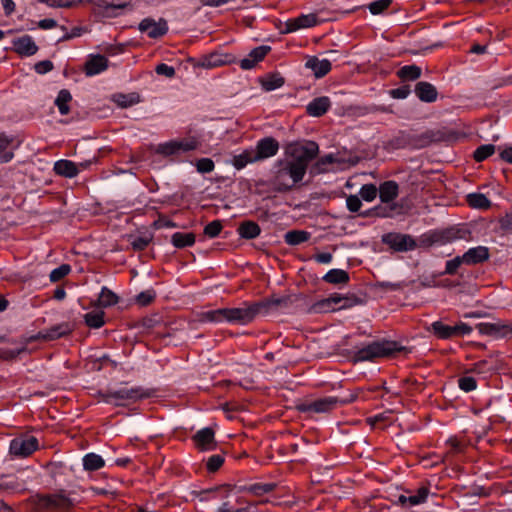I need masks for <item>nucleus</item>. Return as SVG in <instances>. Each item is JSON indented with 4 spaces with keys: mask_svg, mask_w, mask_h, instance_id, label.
I'll return each instance as SVG.
<instances>
[{
    "mask_svg": "<svg viewBox=\"0 0 512 512\" xmlns=\"http://www.w3.org/2000/svg\"><path fill=\"white\" fill-rule=\"evenodd\" d=\"M305 173L302 167H297L287 158L279 160L274 165L273 178L271 184L274 191L283 193L290 191L297 183L302 181Z\"/></svg>",
    "mask_w": 512,
    "mask_h": 512,
    "instance_id": "obj_1",
    "label": "nucleus"
},
{
    "mask_svg": "<svg viewBox=\"0 0 512 512\" xmlns=\"http://www.w3.org/2000/svg\"><path fill=\"white\" fill-rule=\"evenodd\" d=\"M319 152L318 144L313 141L305 143H290L285 150V158L294 163L297 167H302V172L306 174L309 163L316 158Z\"/></svg>",
    "mask_w": 512,
    "mask_h": 512,
    "instance_id": "obj_2",
    "label": "nucleus"
},
{
    "mask_svg": "<svg viewBox=\"0 0 512 512\" xmlns=\"http://www.w3.org/2000/svg\"><path fill=\"white\" fill-rule=\"evenodd\" d=\"M394 341H375L359 349L353 356L354 362L372 361L376 358L390 356L394 352L404 350Z\"/></svg>",
    "mask_w": 512,
    "mask_h": 512,
    "instance_id": "obj_3",
    "label": "nucleus"
},
{
    "mask_svg": "<svg viewBox=\"0 0 512 512\" xmlns=\"http://www.w3.org/2000/svg\"><path fill=\"white\" fill-rule=\"evenodd\" d=\"M99 395L102 401L115 406L126 405L129 401H136L141 398H147L150 396L148 391H145L141 387L127 388L121 387L115 390H107L105 392L99 391Z\"/></svg>",
    "mask_w": 512,
    "mask_h": 512,
    "instance_id": "obj_4",
    "label": "nucleus"
},
{
    "mask_svg": "<svg viewBox=\"0 0 512 512\" xmlns=\"http://www.w3.org/2000/svg\"><path fill=\"white\" fill-rule=\"evenodd\" d=\"M259 307L253 303H244L242 307L237 308H225V321L229 323L246 325L252 322L257 315H259Z\"/></svg>",
    "mask_w": 512,
    "mask_h": 512,
    "instance_id": "obj_5",
    "label": "nucleus"
},
{
    "mask_svg": "<svg viewBox=\"0 0 512 512\" xmlns=\"http://www.w3.org/2000/svg\"><path fill=\"white\" fill-rule=\"evenodd\" d=\"M35 473L31 469H24L14 477H5L0 480V494L2 492L18 493L25 491L34 479Z\"/></svg>",
    "mask_w": 512,
    "mask_h": 512,
    "instance_id": "obj_6",
    "label": "nucleus"
},
{
    "mask_svg": "<svg viewBox=\"0 0 512 512\" xmlns=\"http://www.w3.org/2000/svg\"><path fill=\"white\" fill-rule=\"evenodd\" d=\"M352 399H350L351 401ZM349 400H339L336 397H326L317 400H309L296 406L299 413H330L338 404H344Z\"/></svg>",
    "mask_w": 512,
    "mask_h": 512,
    "instance_id": "obj_7",
    "label": "nucleus"
},
{
    "mask_svg": "<svg viewBox=\"0 0 512 512\" xmlns=\"http://www.w3.org/2000/svg\"><path fill=\"white\" fill-rule=\"evenodd\" d=\"M405 141L403 144H409L414 148H424L432 143L441 142L447 139V135L442 130H426L421 134H403Z\"/></svg>",
    "mask_w": 512,
    "mask_h": 512,
    "instance_id": "obj_8",
    "label": "nucleus"
},
{
    "mask_svg": "<svg viewBox=\"0 0 512 512\" xmlns=\"http://www.w3.org/2000/svg\"><path fill=\"white\" fill-rule=\"evenodd\" d=\"M32 503L37 509L65 510L73 505V501L64 494L35 495Z\"/></svg>",
    "mask_w": 512,
    "mask_h": 512,
    "instance_id": "obj_9",
    "label": "nucleus"
},
{
    "mask_svg": "<svg viewBox=\"0 0 512 512\" xmlns=\"http://www.w3.org/2000/svg\"><path fill=\"white\" fill-rule=\"evenodd\" d=\"M193 500L199 503H206L212 500H223L227 498L235 497L236 501L239 502V498L233 488L227 485L213 487L210 489L194 491L192 493Z\"/></svg>",
    "mask_w": 512,
    "mask_h": 512,
    "instance_id": "obj_10",
    "label": "nucleus"
},
{
    "mask_svg": "<svg viewBox=\"0 0 512 512\" xmlns=\"http://www.w3.org/2000/svg\"><path fill=\"white\" fill-rule=\"evenodd\" d=\"M38 449V440L33 436H20L12 439L9 452L16 458H25Z\"/></svg>",
    "mask_w": 512,
    "mask_h": 512,
    "instance_id": "obj_11",
    "label": "nucleus"
},
{
    "mask_svg": "<svg viewBox=\"0 0 512 512\" xmlns=\"http://www.w3.org/2000/svg\"><path fill=\"white\" fill-rule=\"evenodd\" d=\"M382 242L397 252H406L416 247L412 236L401 233H387L382 236Z\"/></svg>",
    "mask_w": 512,
    "mask_h": 512,
    "instance_id": "obj_12",
    "label": "nucleus"
},
{
    "mask_svg": "<svg viewBox=\"0 0 512 512\" xmlns=\"http://www.w3.org/2000/svg\"><path fill=\"white\" fill-rule=\"evenodd\" d=\"M235 57L231 54L212 52L210 54L201 56L195 63L194 67H201L204 69H213L223 65L235 62Z\"/></svg>",
    "mask_w": 512,
    "mask_h": 512,
    "instance_id": "obj_13",
    "label": "nucleus"
},
{
    "mask_svg": "<svg viewBox=\"0 0 512 512\" xmlns=\"http://www.w3.org/2000/svg\"><path fill=\"white\" fill-rule=\"evenodd\" d=\"M142 33H147L150 38H159L168 31L167 21L160 18L158 21L152 18L143 19L138 26Z\"/></svg>",
    "mask_w": 512,
    "mask_h": 512,
    "instance_id": "obj_14",
    "label": "nucleus"
},
{
    "mask_svg": "<svg viewBox=\"0 0 512 512\" xmlns=\"http://www.w3.org/2000/svg\"><path fill=\"white\" fill-rule=\"evenodd\" d=\"M279 143L272 137H266L258 141L255 150H253L257 161H261L277 154Z\"/></svg>",
    "mask_w": 512,
    "mask_h": 512,
    "instance_id": "obj_15",
    "label": "nucleus"
},
{
    "mask_svg": "<svg viewBox=\"0 0 512 512\" xmlns=\"http://www.w3.org/2000/svg\"><path fill=\"white\" fill-rule=\"evenodd\" d=\"M91 161L80 162L76 164L70 160H59L54 164V171L61 176L73 178L77 176L81 169H86Z\"/></svg>",
    "mask_w": 512,
    "mask_h": 512,
    "instance_id": "obj_16",
    "label": "nucleus"
},
{
    "mask_svg": "<svg viewBox=\"0 0 512 512\" xmlns=\"http://www.w3.org/2000/svg\"><path fill=\"white\" fill-rule=\"evenodd\" d=\"M194 441L196 446L201 451H211L215 449V432L212 427H204L197 431L194 435Z\"/></svg>",
    "mask_w": 512,
    "mask_h": 512,
    "instance_id": "obj_17",
    "label": "nucleus"
},
{
    "mask_svg": "<svg viewBox=\"0 0 512 512\" xmlns=\"http://www.w3.org/2000/svg\"><path fill=\"white\" fill-rule=\"evenodd\" d=\"M12 43L15 52L21 56H32L38 51V46L29 35L16 38Z\"/></svg>",
    "mask_w": 512,
    "mask_h": 512,
    "instance_id": "obj_18",
    "label": "nucleus"
},
{
    "mask_svg": "<svg viewBox=\"0 0 512 512\" xmlns=\"http://www.w3.org/2000/svg\"><path fill=\"white\" fill-rule=\"evenodd\" d=\"M72 331V326L69 323L63 322L57 324L47 330L39 332L33 339L54 340L69 334Z\"/></svg>",
    "mask_w": 512,
    "mask_h": 512,
    "instance_id": "obj_19",
    "label": "nucleus"
},
{
    "mask_svg": "<svg viewBox=\"0 0 512 512\" xmlns=\"http://www.w3.org/2000/svg\"><path fill=\"white\" fill-rule=\"evenodd\" d=\"M305 67L313 71L316 78H322L331 70V62L328 59H319L316 56L308 57Z\"/></svg>",
    "mask_w": 512,
    "mask_h": 512,
    "instance_id": "obj_20",
    "label": "nucleus"
},
{
    "mask_svg": "<svg viewBox=\"0 0 512 512\" xmlns=\"http://www.w3.org/2000/svg\"><path fill=\"white\" fill-rule=\"evenodd\" d=\"M414 92L416 96L426 103H432L436 101L438 92L434 85L429 82L420 81L415 85Z\"/></svg>",
    "mask_w": 512,
    "mask_h": 512,
    "instance_id": "obj_21",
    "label": "nucleus"
},
{
    "mask_svg": "<svg viewBox=\"0 0 512 512\" xmlns=\"http://www.w3.org/2000/svg\"><path fill=\"white\" fill-rule=\"evenodd\" d=\"M317 18L314 14L301 15L295 19L286 22L285 33L294 32L301 28H309L315 26Z\"/></svg>",
    "mask_w": 512,
    "mask_h": 512,
    "instance_id": "obj_22",
    "label": "nucleus"
},
{
    "mask_svg": "<svg viewBox=\"0 0 512 512\" xmlns=\"http://www.w3.org/2000/svg\"><path fill=\"white\" fill-rule=\"evenodd\" d=\"M489 258V250L487 247L478 246L474 248H470L464 255L462 256V260L467 265H474L478 263H482Z\"/></svg>",
    "mask_w": 512,
    "mask_h": 512,
    "instance_id": "obj_23",
    "label": "nucleus"
},
{
    "mask_svg": "<svg viewBox=\"0 0 512 512\" xmlns=\"http://www.w3.org/2000/svg\"><path fill=\"white\" fill-rule=\"evenodd\" d=\"M331 106V101L327 96L313 99L306 107L308 115L320 117L324 115Z\"/></svg>",
    "mask_w": 512,
    "mask_h": 512,
    "instance_id": "obj_24",
    "label": "nucleus"
},
{
    "mask_svg": "<svg viewBox=\"0 0 512 512\" xmlns=\"http://www.w3.org/2000/svg\"><path fill=\"white\" fill-rule=\"evenodd\" d=\"M108 59L103 55H94L85 64V73L87 76H94L106 70Z\"/></svg>",
    "mask_w": 512,
    "mask_h": 512,
    "instance_id": "obj_25",
    "label": "nucleus"
},
{
    "mask_svg": "<svg viewBox=\"0 0 512 512\" xmlns=\"http://www.w3.org/2000/svg\"><path fill=\"white\" fill-rule=\"evenodd\" d=\"M428 495L429 489L421 487L412 495H400L398 500L403 506L412 507L424 503L427 500Z\"/></svg>",
    "mask_w": 512,
    "mask_h": 512,
    "instance_id": "obj_26",
    "label": "nucleus"
},
{
    "mask_svg": "<svg viewBox=\"0 0 512 512\" xmlns=\"http://www.w3.org/2000/svg\"><path fill=\"white\" fill-rule=\"evenodd\" d=\"M290 303V297H272L260 302H256L259 307V314H266L279 307H287Z\"/></svg>",
    "mask_w": 512,
    "mask_h": 512,
    "instance_id": "obj_27",
    "label": "nucleus"
},
{
    "mask_svg": "<svg viewBox=\"0 0 512 512\" xmlns=\"http://www.w3.org/2000/svg\"><path fill=\"white\" fill-rule=\"evenodd\" d=\"M237 232L241 238L254 239L260 235L261 229L256 222L248 220L240 223Z\"/></svg>",
    "mask_w": 512,
    "mask_h": 512,
    "instance_id": "obj_28",
    "label": "nucleus"
},
{
    "mask_svg": "<svg viewBox=\"0 0 512 512\" xmlns=\"http://www.w3.org/2000/svg\"><path fill=\"white\" fill-rule=\"evenodd\" d=\"M398 195V184L395 181H386L379 187V197L382 202L388 203Z\"/></svg>",
    "mask_w": 512,
    "mask_h": 512,
    "instance_id": "obj_29",
    "label": "nucleus"
},
{
    "mask_svg": "<svg viewBox=\"0 0 512 512\" xmlns=\"http://www.w3.org/2000/svg\"><path fill=\"white\" fill-rule=\"evenodd\" d=\"M330 284H347L349 282V274L342 269H332L328 271L322 278Z\"/></svg>",
    "mask_w": 512,
    "mask_h": 512,
    "instance_id": "obj_30",
    "label": "nucleus"
},
{
    "mask_svg": "<svg viewBox=\"0 0 512 512\" xmlns=\"http://www.w3.org/2000/svg\"><path fill=\"white\" fill-rule=\"evenodd\" d=\"M476 329L481 334L504 337V323H479Z\"/></svg>",
    "mask_w": 512,
    "mask_h": 512,
    "instance_id": "obj_31",
    "label": "nucleus"
},
{
    "mask_svg": "<svg viewBox=\"0 0 512 512\" xmlns=\"http://www.w3.org/2000/svg\"><path fill=\"white\" fill-rule=\"evenodd\" d=\"M225 308L201 312L197 315L199 322L219 323L225 321Z\"/></svg>",
    "mask_w": 512,
    "mask_h": 512,
    "instance_id": "obj_32",
    "label": "nucleus"
},
{
    "mask_svg": "<svg viewBox=\"0 0 512 512\" xmlns=\"http://www.w3.org/2000/svg\"><path fill=\"white\" fill-rule=\"evenodd\" d=\"M104 465V459L96 453H88L83 457V467L87 471L99 470Z\"/></svg>",
    "mask_w": 512,
    "mask_h": 512,
    "instance_id": "obj_33",
    "label": "nucleus"
},
{
    "mask_svg": "<svg viewBox=\"0 0 512 512\" xmlns=\"http://www.w3.org/2000/svg\"><path fill=\"white\" fill-rule=\"evenodd\" d=\"M467 203L472 208L488 209L491 201L482 193H471L466 196Z\"/></svg>",
    "mask_w": 512,
    "mask_h": 512,
    "instance_id": "obj_34",
    "label": "nucleus"
},
{
    "mask_svg": "<svg viewBox=\"0 0 512 512\" xmlns=\"http://www.w3.org/2000/svg\"><path fill=\"white\" fill-rule=\"evenodd\" d=\"M71 100L72 95L67 89H62L59 91L55 99V105L58 107L61 115H67L70 112V107L68 104Z\"/></svg>",
    "mask_w": 512,
    "mask_h": 512,
    "instance_id": "obj_35",
    "label": "nucleus"
},
{
    "mask_svg": "<svg viewBox=\"0 0 512 512\" xmlns=\"http://www.w3.org/2000/svg\"><path fill=\"white\" fill-rule=\"evenodd\" d=\"M171 242L176 248L192 246L195 243V234L176 232L171 236Z\"/></svg>",
    "mask_w": 512,
    "mask_h": 512,
    "instance_id": "obj_36",
    "label": "nucleus"
},
{
    "mask_svg": "<svg viewBox=\"0 0 512 512\" xmlns=\"http://www.w3.org/2000/svg\"><path fill=\"white\" fill-rule=\"evenodd\" d=\"M113 101L121 108H127L140 102V96L137 93L113 95Z\"/></svg>",
    "mask_w": 512,
    "mask_h": 512,
    "instance_id": "obj_37",
    "label": "nucleus"
},
{
    "mask_svg": "<svg viewBox=\"0 0 512 512\" xmlns=\"http://www.w3.org/2000/svg\"><path fill=\"white\" fill-rule=\"evenodd\" d=\"M284 78L279 74H269L261 79V86L265 91H272L284 85Z\"/></svg>",
    "mask_w": 512,
    "mask_h": 512,
    "instance_id": "obj_38",
    "label": "nucleus"
},
{
    "mask_svg": "<svg viewBox=\"0 0 512 512\" xmlns=\"http://www.w3.org/2000/svg\"><path fill=\"white\" fill-rule=\"evenodd\" d=\"M397 75L402 80L413 81L421 76V68L417 65H406L397 71Z\"/></svg>",
    "mask_w": 512,
    "mask_h": 512,
    "instance_id": "obj_39",
    "label": "nucleus"
},
{
    "mask_svg": "<svg viewBox=\"0 0 512 512\" xmlns=\"http://www.w3.org/2000/svg\"><path fill=\"white\" fill-rule=\"evenodd\" d=\"M12 141V139L8 138L4 134L0 135V161L2 163L9 162L14 157L13 151L8 150L12 144Z\"/></svg>",
    "mask_w": 512,
    "mask_h": 512,
    "instance_id": "obj_40",
    "label": "nucleus"
},
{
    "mask_svg": "<svg viewBox=\"0 0 512 512\" xmlns=\"http://www.w3.org/2000/svg\"><path fill=\"white\" fill-rule=\"evenodd\" d=\"M310 234L306 231L292 230L288 231L284 238L285 242L289 245H298L309 239Z\"/></svg>",
    "mask_w": 512,
    "mask_h": 512,
    "instance_id": "obj_41",
    "label": "nucleus"
},
{
    "mask_svg": "<svg viewBox=\"0 0 512 512\" xmlns=\"http://www.w3.org/2000/svg\"><path fill=\"white\" fill-rule=\"evenodd\" d=\"M254 157L255 154L253 150H246L242 154L234 157L233 165L236 169L240 170L249 163L258 162L256 159H254Z\"/></svg>",
    "mask_w": 512,
    "mask_h": 512,
    "instance_id": "obj_42",
    "label": "nucleus"
},
{
    "mask_svg": "<svg viewBox=\"0 0 512 512\" xmlns=\"http://www.w3.org/2000/svg\"><path fill=\"white\" fill-rule=\"evenodd\" d=\"M433 332L441 339H449L454 337L453 326L445 325L440 321H436L431 325Z\"/></svg>",
    "mask_w": 512,
    "mask_h": 512,
    "instance_id": "obj_43",
    "label": "nucleus"
},
{
    "mask_svg": "<svg viewBox=\"0 0 512 512\" xmlns=\"http://www.w3.org/2000/svg\"><path fill=\"white\" fill-rule=\"evenodd\" d=\"M98 302L100 306L108 307L118 302V296L113 291L103 287Z\"/></svg>",
    "mask_w": 512,
    "mask_h": 512,
    "instance_id": "obj_44",
    "label": "nucleus"
},
{
    "mask_svg": "<svg viewBox=\"0 0 512 512\" xmlns=\"http://www.w3.org/2000/svg\"><path fill=\"white\" fill-rule=\"evenodd\" d=\"M496 147L493 144L479 146L473 154L475 161L482 162L495 153Z\"/></svg>",
    "mask_w": 512,
    "mask_h": 512,
    "instance_id": "obj_45",
    "label": "nucleus"
},
{
    "mask_svg": "<svg viewBox=\"0 0 512 512\" xmlns=\"http://www.w3.org/2000/svg\"><path fill=\"white\" fill-rule=\"evenodd\" d=\"M103 312H89L85 314V323L91 328H100L104 325Z\"/></svg>",
    "mask_w": 512,
    "mask_h": 512,
    "instance_id": "obj_46",
    "label": "nucleus"
},
{
    "mask_svg": "<svg viewBox=\"0 0 512 512\" xmlns=\"http://www.w3.org/2000/svg\"><path fill=\"white\" fill-rule=\"evenodd\" d=\"M365 300L355 294H348L342 296V304L340 305V309L351 308L356 305L364 304Z\"/></svg>",
    "mask_w": 512,
    "mask_h": 512,
    "instance_id": "obj_47",
    "label": "nucleus"
},
{
    "mask_svg": "<svg viewBox=\"0 0 512 512\" xmlns=\"http://www.w3.org/2000/svg\"><path fill=\"white\" fill-rule=\"evenodd\" d=\"M71 271V267L68 264H62L58 268L54 269L50 273V281L51 282H57L64 278L66 275H68Z\"/></svg>",
    "mask_w": 512,
    "mask_h": 512,
    "instance_id": "obj_48",
    "label": "nucleus"
},
{
    "mask_svg": "<svg viewBox=\"0 0 512 512\" xmlns=\"http://www.w3.org/2000/svg\"><path fill=\"white\" fill-rule=\"evenodd\" d=\"M360 196L365 201H372L377 196V188L374 184H365L360 189Z\"/></svg>",
    "mask_w": 512,
    "mask_h": 512,
    "instance_id": "obj_49",
    "label": "nucleus"
},
{
    "mask_svg": "<svg viewBox=\"0 0 512 512\" xmlns=\"http://www.w3.org/2000/svg\"><path fill=\"white\" fill-rule=\"evenodd\" d=\"M274 488V483L253 484L249 487V491L256 496H261L271 492Z\"/></svg>",
    "mask_w": 512,
    "mask_h": 512,
    "instance_id": "obj_50",
    "label": "nucleus"
},
{
    "mask_svg": "<svg viewBox=\"0 0 512 512\" xmlns=\"http://www.w3.org/2000/svg\"><path fill=\"white\" fill-rule=\"evenodd\" d=\"M222 230V223L220 220H214L207 224L204 228V234L209 238L217 237Z\"/></svg>",
    "mask_w": 512,
    "mask_h": 512,
    "instance_id": "obj_51",
    "label": "nucleus"
},
{
    "mask_svg": "<svg viewBox=\"0 0 512 512\" xmlns=\"http://www.w3.org/2000/svg\"><path fill=\"white\" fill-rule=\"evenodd\" d=\"M392 3V0H376L369 4V11L373 15H378L386 10Z\"/></svg>",
    "mask_w": 512,
    "mask_h": 512,
    "instance_id": "obj_52",
    "label": "nucleus"
},
{
    "mask_svg": "<svg viewBox=\"0 0 512 512\" xmlns=\"http://www.w3.org/2000/svg\"><path fill=\"white\" fill-rule=\"evenodd\" d=\"M156 152L164 156L178 154L176 148V141H170L167 143L159 144L156 148Z\"/></svg>",
    "mask_w": 512,
    "mask_h": 512,
    "instance_id": "obj_53",
    "label": "nucleus"
},
{
    "mask_svg": "<svg viewBox=\"0 0 512 512\" xmlns=\"http://www.w3.org/2000/svg\"><path fill=\"white\" fill-rule=\"evenodd\" d=\"M336 162L335 157L332 154L325 155L321 157L314 165L313 169L316 173H324L326 172V165L332 164Z\"/></svg>",
    "mask_w": 512,
    "mask_h": 512,
    "instance_id": "obj_54",
    "label": "nucleus"
},
{
    "mask_svg": "<svg viewBox=\"0 0 512 512\" xmlns=\"http://www.w3.org/2000/svg\"><path fill=\"white\" fill-rule=\"evenodd\" d=\"M152 237L150 236H139L131 240L130 244L135 251L144 250L151 242Z\"/></svg>",
    "mask_w": 512,
    "mask_h": 512,
    "instance_id": "obj_55",
    "label": "nucleus"
},
{
    "mask_svg": "<svg viewBox=\"0 0 512 512\" xmlns=\"http://www.w3.org/2000/svg\"><path fill=\"white\" fill-rule=\"evenodd\" d=\"M458 385L460 389H462L465 392H470L476 389V380L473 377L466 376L462 377L458 380Z\"/></svg>",
    "mask_w": 512,
    "mask_h": 512,
    "instance_id": "obj_56",
    "label": "nucleus"
},
{
    "mask_svg": "<svg viewBox=\"0 0 512 512\" xmlns=\"http://www.w3.org/2000/svg\"><path fill=\"white\" fill-rule=\"evenodd\" d=\"M270 50V46L262 45L254 48L249 54L258 63L264 59Z\"/></svg>",
    "mask_w": 512,
    "mask_h": 512,
    "instance_id": "obj_57",
    "label": "nucleus"
},
{
    "mask_svg": "<svg viewBox=\"0 0 512 512\" xmlns=\"http://www.w3.org/2000/svg\"><path fill=\"white\" fill-rule=\"evenodd\" d=\"M155 299V293L151 290L143 291L136 297V302L140 306H147Z\"/></svg>",
    "mask_w": 512,
    "mask_h": 512,
    "instance_id": "obj_58",
    "label": "nucleus"
},
{
    "mask_svg": "<svg viewBox=\"0 0 512 512\" xmlns=\"http://www.w3.org/2000/svg\"><path fill=\"white\" fill-rule=\"evenodd\" d=\"M162 323L161 317L158 314H154L149 317L142 319L141 324L144 328L152 329L159 326Z\"/></svg>",
    "mask_w": 512,
    "mask_h": 512,
    "instance_id": "obj_59",
    "label": "nucleus"
},
{
    "mask_svg": "<svg viewBox=\"0 0 512 512\" xmlns=\"http://www.w3.org/2000/svg\"><path fill=\"white\" fill-rule=\"evenodd\" d=\"M223 462L224 458L221 455H212L207 460V469L214 472L221 467Z\"/></svg>",
    "mask_w": 512,
    "mask_h": 512,
    "instance_id": "obj_60",
    "label": "nucleus"
},
{
    "mask_svg": "<svg viewBox=\"0 0 512 512\" xmlns=\"http://www.w3.org/2000/svg\"><path fill=\"white\" fill-rule=\"evenodd\" d=\"M197 147V142L195 140H180L176 141V148L178 153L187 152L194 150Z\"/></svg>",
    "mask_w": 512,
    "mask_h": 512,
    "instance_id": "obj_61",
    "label": "nucleus"
},
{
    "mask_svg": "<svg viewBox=\"0 0 512 512\" xmlns=\"http://www.w3.org/2000/svg\"><path fill=\"white\" fill-rule=\"evenodd\" d=\"M197 170L201 173H209L214 169V162L209 158H202L197 162Z\"/></svg>",
    "mask_w": 512,
    "mask_h": 512,
    "instance_id": "obj_62",
    "label": "nucleus"
},
{
    "mask_svg": "<svg viewBox=\"0 0 512 512\" xmlns=\"http://www.w3.org/2000/svg\"><path fill=\"white\" fill-rule=\"evenodd\" d=\"M346 205L350 212H357L361 208L362 203L357 195H349L346 199Z\"/></svg>",
    "mask_w": 512,
    "mask_h": 512,
    "instance_id": "obj_63",
    "label": "nucleus"
},
{
    "mask_svg": "<svg viewBox=\"0 0 512 512\" xmlns=\"http://www.w3.org/2000/svg\"><path fill=\"white\" fill-rule=\"evenodd\" d=\"M230 499L231 498H227V499H223L222 501V504L218 507L217 509V512H245L246 509L245 508H233L230 504Z\"/></svg>",
    "mask_w": 512,
    "mask_h": 512,
    "instance_id": "obj_64",
    "label": "nucleus"
}]
</instances>
